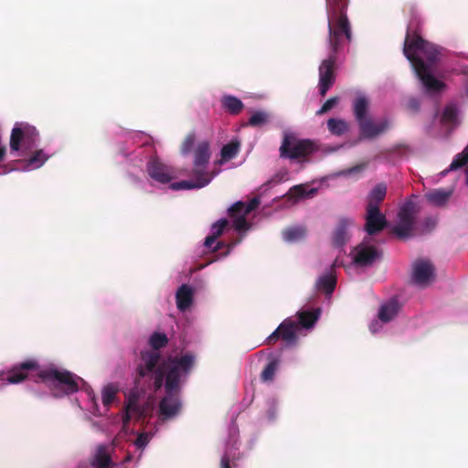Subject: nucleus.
Instances as JSON below:
<instances>
[{
	"label": "nucleus",
	"instance_id": "f257e3e1",
	"mask_svg": "<svg viewBox=\"0 0 468 468\" xmlns=\"http://www.w3.org/2000/svg\"><path fill=\"white\" fill-rule=\"evenodd\" d=\"M195 356L186 353L181 357L169 356L163 360L154 370V390L165 387V395L159 402L158 415L161 420H167L179 414L182 403L179 398L181 379L188 375L194 366Z\"/></svg>",
	"mask_w": 468,
	"mask_h": 468
},
{
	"label": "nucleus",
	"instance_id": "f03ea898",
	"mask_svg": "<svg viewBox=\"0 0 468 468\" xmlns=\"http://www.w3.org/2000/svg\"><path fill=\"white\" fill-rule=\"evenodd\" d=\"M420 20L414 15L405 36L403 54L411 63L416 75L429 91H439L444 84L431 74V68L440 60L442 48L428 42L420 34Z\"/></svg>",
	"mask_w": 468,
	"mask_h": 468
},
{
	"label": "nucleus",
	"instance_id": "7ed1b4c3",
	"mask_svg": "<svg viewBox=\"0 0 468 468\" xmlns=\"http://www.w3.org/2000/svg\"><path fill=\"white\" fill-rule=\"evenodd\" d=\"M160 359L161 356L156 352H141V362L136 367L135 388L131 389L125 400V410H133L137 419L145 418L148 410L147 404H139L141 393L144 392V384L142 382L150 374L154 379V370L161 363Z\"/></svg>",
	"mask_w": 468,
	"mask_h": 468
},
{
	"label": "nucleus",
	"instance_id": "20e7f679",
	"mask_svg": "<svg viewBox=\"0 0 468 468\" xmlns=\"http://www.w3.org/2000/svg\"><path fill=\"white\" fill-rule=\"evenodd\" d=\"M347 5L326 4L328 45L330 51L338 53L344 40H352L351 26L346 15Z\"/></svg>",
	"mask_w": 468,
	"mask_h": 468
},
{
	"label": "nucleus",
	"instance_id": "39448f33",
	"mask_svg": "<svg viewBox=\"0 0 468 468\" xmlns=\"http://www.w3.org/2000/svg\"><path fill=\"white\" fill-rule=\"evenodd\" d=\"M211 157L210 145L207 141L199 142L194 150L193 161V178L190 180H182L172 185L173 189H194L202 188L207 186L214 176L218 175L217 172L209 173L207 171V165Z\"/></svg>",
	"mask_w": 468,
	"mask_h": 468
},
{
	"label": "nucleus",
	"instance_id": "423d86ee",
	"mask_svg": "<svg viewBox=\"0 0 468 468\" xmlns=\"http://www.w3.org/2000/svg\"><path fill=\"white\" fill-rule=\"evenodd\" d=\"M38 378L51 388L55 397H63L79 390L78 380L80 378L68 370L51 367L39 371Z\"/></svg>",
	"mask_w": 468,
	"mask_h": 468
},
{
	"label": "nucleus",
	"instance_id": "0eeeda50",
	"mask_svg": "<svg viewBox=\"0 0 468 468\" xmlns=\"http://www.w3.org/2000/svg\"><path fill=\"white\" fill-rule=\"evenodd\" d=\"M38 141L39 133L35 126L27 122H16L10 135V150L27 154L37 146Z\"/></svg>",
	"mask_w": 468,
	"mask_h": 468
},
{
	"label": "nucleus",
	"instance_id": "6e6552de",
	"mask_svg": "<svg viewBox=\"0 0 468 468\" xmlns=\"http://www.w3.org/2000/svg\"><path fill=\"white\" fill-rule=\"evenodd\" d=\"M316 144L310 139H299L293 133H285L280 146V156L292 160H301L316 152Z\"/></svg>",
	"mask_w": 468,
	"mask_h": 468
},
{
	"label": "nucleus",
	"instance_id": "1a4fd4ad",
	"mask_svg": "<svg viewBox=\"0 0 468 468\" xmlns=\"http://www.w3.org/2000/svg\"><path fill=\"white\" fill-rule=\"evenodd\" d=\"M418 213L417 205L413 201H407L399 211V223L394 226L392 232L400 239L414 236V226Z\"/></svg>",
	"mask_w": 468,
	"mask_h": 468
},
{
	"label": "nucleus",
	"instance_id": "9d476101",
	"mask_svg": "<svg viewBox=\"0 0 468 468\" xmlns=\"http://www.w3.org/2000/svg\"><path fill=\"white\" fill-rule=\"evenodd\" d=\"M336 55L337 53L330 51L328 58L324 59L319 66L318 89L322 97L326 95L335 82Z\"/></svg>",
	"mask_w": 468,
	"mask_h": 468
},
{
	"label": "nucleus",
	"instance_id": "9b49d317",
	"mask_svg": "<svg viewBox=\"0 0 468 468\" xmlns=\"http://www.w3.org/2000/svg\"><path fill=\"white\" fill-rule=\"evenodd\" d=\"M299 325L296 321L287 318L266 339L267 345H273L279 339L287 344H294L297 340Z\"/></svg>",
	"mask_w": 468,
	"mask_h": 468
},
{
	"label": "nucleus",
	"instance_id": "f8f14e48",
	"mask_svg": "<svg viewBox=\"0 0 468 468\" xmlns=\"http://www.w3.org/2000/svg\"><path fill=\"white\" fill-rule=\"evenodd\" d=\"M434 271L431 261L417 260L412 264V280L419 285H427L434 278Z\"/></svg>",
	"mask_w": 468,
	"mask_h": 468
},
{
	"label": "nucleus",
	"instance_id": "ddd939ff",
	"mask_svg": "<svg viewBox=\"0 0 468 468\" xmlns=\"http://www.w3.org/2000/svg\"><path fill=\"white\" fill-rule=\"evenodd\" d=\"M366 211L364 229L368 235H376L387 227L388 220L386 216L380 212V209L372 207L371 209L366 208Z\"/></svg>",
	"mask_w": 468,
	"mask_h": 468
},
{
	"label": "nucleus",
	"instance_id": "4468645a",
	"mask_svg": "<svg viewBox=\"0 0 468 468\" xmlns=\"http://www.w3.org/2000/svg\"><path fill=\"white\" fill-rule=\"evenodd\" d=\"M38 364L35 360H27L14 366L5 376V380L10 384H17L27 378L28 372L37 370Z\"/></svg>",
	"mask_w": 468,
	"mask_h": 468
},
{
	"label": "nucleus",
	"instance_id": "2eb2a0df",
	"mask_svg": "<svg viewBox=\"0 0 468 468\" xmlns=\"http://www.w3.org/2000/svg\"><path fill=\"white\" fill-rule=\"evenodd\" d=\"M360 136L363 139H374L385 133L389 123L387 120L375 123L370 117L358 122Z\"/></svg>",
	"mask_w": 468,
	"mask_h": 468
},
{
	"label": "nucleus",
	"instance_id": "dca6fc26",
	"mask_svg": "<svg viewBox=\"0 0 468 468\" xmlns=\"http://www.w3.org/2000/svg\"><path fill=\"white\" fill-rule=\"evenodd\" d=\"M354 262L359 266L371 265L380 258L381 252L374 246L358 245L355 249Z\"/></svg>",
	"mask_w": 468,
	"mask_h": 468
},
{
	"label": "nucleus",
	"instance_id": "f3484780",
	"mask_svg": "<svg viewBox=\"0 0 468 468\" xmlns=\"http://www.w3.org/2000/svg\"><path fill=\"white\" fill-rule=\"evenodd\" d=\"M147 172L151 178L162 184L168 183L172 178L167 166L157 160L148 163Z\"/></svg>",
	"mask_w": 468,
	"mask_h": 468
},
{
	"label": "nucleus",
	"instance_id": "a211bd4d",
	"mask_svg": "<svg viewBox=\"0 0 468 468\" xmlns=\"http://www.w3.org/2000/svg\"><path fill=\"white\" fill-rule=\"evenodd\" d=\"M336 266V261L331 265V270L328 273L321 276L316 282V289L324 292L325 294L330 295L335 289L336 286V276L335 273V267Z\"/></svg>",
	"mask_w": 468,
	"mask_h": 468
},
{
	"label": "nucleus",
	"instance_id": "6ab92c4d",
	"mask_svg": "<svg viewBox=\"0 0 468 468\" xmlns=\"http://www.w3.org/2000/svg\"><path fill=\"white\" fill-rule=\"evenodd\" d=\"M194 299V291L191 286L182 284L176 291V301L178 310L184 312L187 310Z\"/></svg>",
	"mask_w": 468,
	"mask_h": 468
},
{
	"label": "nucleus",
	"instance_id": "aec40b11",
	"mask_svg": "<svg viewBox=\"0 0 468 468\" xmlns=\"http://www.w3.org/2000/svg\"><path fill=\"white\" fill-rule=\"evenodd\" d=\"M387 195V186L384 183H379L376 185L372 190L369 192L367 197V204L366 208L371 209L375 207L376 209H379V206L382 201L385 199Z\"/></svg>",
	"mask_w": 468,
	"mask_h": 468
},
{
	"label": "nucleus",
	"instance_id": "412c9836",
	"mask_svg": "<svg viewBox=\"0 0 468 468\" xmlns=\"http://www.w3.org/2000/svg\"><path fill=\"white\" fill-rule=\"evenodd\" d=\"M452 193L451 190L434 189L427 192L424 197L430 204L436 207H442L448 202Z\"/></svg>",
	"mask_w": 468,
	"mask_h": 468
},
{
	"label": "nucleus",
	"instance_id": "4be33fe9",
	"mask_svg": "<svg viewBox=\"0 0 468 468\" xmlns=\"http://www.w3.org/2000/svg\"><path fill=\"white\" fill-rule=\"evenodd\" d=\"M48 159V155L42 149L34 151L31 155L21 161L24 164V169L33 170L41 167Z\"/></svg>",
	"mask_w": 468,
	"mask_h": 468
},
{
	"label": "nucleus",
	"instance_id": "5701e85b",
	"mask_svg": "<svg viewBox=\"0 0 468 468\" xmlns=\"http://www.w3.org/2000/svg\"><path fill=\"white\" fill-rule=\"evenodd\" d=\"M369 110V101L365 96H358L353 101V112L357 123L367 118Z\"/></svg>",
	"mask_w": 468,
	"mask_h": 468
},
{
	"label": "nucleus",
	"instance_id": "b1692460",
	"mask_svg": "<svg viewBox=\"0 0 468 468\" xmlns=\"http://www.w3.org/2000/svg\"><path fill=\"white\" fill-rule=\"evenodd\" d=\"M222 108L232 115H238L244 108L243 102L233 95H224L221 99Z\"/></svg>",
	"mask_w": 468,
	"mask_h": 468
},
{
	"label": "nucleus",
	"instance_id": "393cba45",
	"mask_svg": "<svg viewBox=\"0 0 468 468\" xmlns=\"http://www.w3.org/2000/svg\"><path fill=\"white\" fill-rule=\"evenodd\" d=\"M240 149V143L239 141H231L229 144L223 145L220 150V159L217 162L218 165H221L226 162L235 158Z\"/></svg>",
	"mask_w": 468,
	"mask_h": 468
},
{
	"label": "nucleus",
	"instance_id": "a878e982",
	"mask_svg": "<svg viewBox=\"0 0 468 468\" xmlns=\"http://www.w3.org/2000/svg\"><path fill=\"white\" fill-rule=\"evenodd\" d=\"M93 465L96 468H112V462L110 453L108 452V447L105 445H100L97 448L94 455Z\"/></svg>",
	"mask_w": 468,
	"mask_h": 468
},
{
	"label": "nucleus",
	"instance_id": "bb28decb",
	"mask_svg": "<svg viewBox=\"0 0 468 468\" xmlns=\"http://www.w3.org/2000/svg\"><path fill=\"white\" fill-rule=\"evenodd\" d=\"M320 315V309L313 311H302L298 313L297 324L300 327L311 328L316 323Z\"/></svg>",
	"mask_w": 468,
	"mask_h": 468
},
{
	"label": "nucleus",
	"instance_id": "cd10ccee",
	"mask_svg": "<svg viewBox=\"0 0 468 468\" xmlns=\"http://www.w3.org/2000/svg\"><path fill=\"white\" fill-rule=\"evenodd\" d=\"M352 225V220L341 219L334 233V243L340 247L348 239L347 228Z\"/></svg>",
	"mask_w": 468,
	"mask_h": 468
},
{
	"label": "nucleus",
	"instance_id": "c85d7f7f",
	"mask_svg": "<svg viewBox=\"0 0 468 468\" xmlns=\"http://www.w3.org/2000/svg\"><path fill=\"white\" fill-rule=\"evenodd\" d=\"M229 222L226 218H221L214 223L211 227V233L205 239L204 245L210 249L216 242L217 239L223 233V230L228 226Z\"/></svg>",
	"mask_w": 468,
	"mask_h": 468
},
{
	"label": "nucleus",
	"instance_id": "c756f323",
	"mask_svg": "<svg viewBox=\"0 0 468 468\" xmlns=\"http://www.w3.org/2000/svg\"><path fill=\"white\" fill-rule=\"evenodd\" d=\"M398 313L399 303L396 300H392L380 307L378 312V318L382 322L388 323L391 321L398 314Z\"/></svg>",
	"mask_w": 468,
	"mask_h": 468
},
{
	"label": "nucleus",
	"instance_id": "7c9ffc66",
	"mask_svg": "<svg viewBox=\"0 0 468 468\" xmlns=\"http://www.w3.org/2000/svg\"><path fill=\"white\" fill-rule=\"evenodd\" d=\"M458 109L455 104H448L445 106L441 122L445 125H455L457 124Z\"/></svg>",
	"mask_w": 468,
	"mask_h": 468
},
{
	"label": "nucleus",
	"instance_id": "2f4dec72",
	"mask_svg": "<svg viewBox=\"0 0 468 468\" xmlns=\"http://www.w3.org/2000/svg\"><path fill=\"white\" fill-rule=\"evenodd\" d=\"M306 230L303 227H291L282 230V238L288 242H295L304 238Z\"/></svg>",
	"mask_w": 468,
	"mask_h": 468
},
{
	"label": "nucleus",
	"instance_id": "473e14b6",
	"mask_svg": "<svg viewBox=\"0 0 468 468\" xmlns=\"http://www.w3.org/2000/svg\"><path fill=\"white\" fill-rule=\"evenodd\" d=\"M317 193V188L306 190L303 185H297L290 188L287 195L291 198L300 199L303 197H312Z\"/></svg>",
	"mask_w": 468,
	"mask_h": 468
},
{
	"label": "nucleus",
	"instance_id": "72a5a7b5",
	"mask_svg": "<svg viewBox=\"0 0 468 468\" xmlns=\"http://www.w3.org/2000/svg\"><path fill=\"white\" fill-rule=\"evenodd\" d=\"M327 128L334 135H342L348 130V124L342 119L331 118L327 121Z\"/></svg>",
	"mask_w": 468,
	"mask_h": 468
},
{
	"label": "nucleus",
	"instance_id": "f704fd0d",
	"mask_svg": "<svg viewBox=\"0 0 468 468\" xmlns=\"http://www.w3.org/2000/svg\"><path fill=\"white\" fill-rule=\"evenodd\" d=\"M168 344V338L165 334L154 332L149 338V345L154 349L152 352H156L160 355L158 350L165 347Z\"/></svg>",
	"mask_w": 468,
	"mask_h": 468
},
{
	"label": "nucleus",
	"instance_id": "c9c22d12",
	"mask_svg": "<svg viewBox=\"0 0 468 468\" xmlns=\"http://www.w3.org/2000/svg\"><path fill=\"white\" fill-rule=\"evenodd\" d=\"M117 392L118 388L112 384H109L103 388L101 392V399L104 407L109 408L111 406V404L115 399Z\"/></svg>",
	"mask_w": 468,
	"mask_h": 468
},
{
	"label": "nucleus",
	"instance_id": "e433bc0d",
	"mask_svg": "<svg viewBox=\"0 0 468 468\" xmlns=\"http://www.w3.org/2000/svg\"><path fill=\"white\" fill-rule=\"evenodd\" d=\"M468 162V145L463 149V151L458 154L455 158L452 160L449 168L442 172V175H446L450 170H456L463 165H464Z\"/></svg>",
	"mask_w": 468,
	"mask_h": 468
},
{
	"label": "nucleus",
	"instance_id": "4c0bfd02",
	"mask_svg": "<svg viewBox=\"0 0 468 468\" xmlns=\"http://www.w3.org/2000/svg\"><path fill=\"white\" fill-rule=\"evenodd\" d=\"M278 368V361L271 360L267 364L261 374V379L263 382H271L273 380L275 373Z\"/></svg>",
	"mask_w": 468,
	"mask_h": 468
},
{
	"label": "nucleus",
	"instance_id": "58836bf2",
	"mask_svg": "<svg viewBox=\"0 0 468 468\" xmlns=\"http://www.w3.org/2000/svg\"><path fill=\"white\" fill-rule=\"evenodd\" d=\"M269 121V114L265 112H255L248 121V125L251 127H261Z\"/></svg>",
	"mask_w": 468,
	"mask_h": 468
},
{
	"label": "nucleus",
	"instance_id": "ea45409f",
	"mask_svg": "<svg viewBox=\"0 0 468 468\" xmlns=\"http://www.w3.org/2000/svg\"><path fill=\"white\" fill-rule=\"evenodd\" d=\"M195 142H196V134H195V133H188L185 137L184 141L181 144V147H180L181 153L183 154H189L192 151V149H193Z\"/></svg>",
	"mask_w": 468,
	"mask_h": 468
},
{
	"label": "nucleus",
	"instance_id": "a19ab883",
	"mask_svg": "<svg viewBox=\"0 0 468 468\" xmlns=\"http://www.w3.org/2000/svg\"><path fill=\"white\" fill-rule=\"evenodd\" d=\"M236 458L229 451H227L220 460V468H236Z\"/></svg>",
	"mask_w": 468,
	"mask_h": 468
},
{
	"label": "nucleus",
	"instance_id": "79ce46f5",
	"mask_svg": "<svg viewBox=\"0 0 468 468\" xmlns=\"http://www.w3.org/2000/svg\"><path fill=\"white\" fill-rule=\"evenodd\" d=\"M229 215L231 218H235L240 215H245V203L242 201H238L234 203L229 208Z\"/></svg>",
	"mask_w": 468,
	"mask_h": 468
},
{
	"label": "nucleus",
	"instance_id": "37998d69",
	"mask_svg": "<svg viewBox=\"0 0 468 468\" xmlns=\"http://www.w3.org/2000/svg\"><path fill=\"white\" fill-rule=\"evenodd\" d=\"M339 101L338 97H331L328 99L323 106L316 112V115H323L332 110Z\"/></svg>",
	"mask_w": 468,
	"mask_h": 468
},
{
	"label": "nucleus",
	"instance_id": "c03bdc74",
	"mask_svg": "<svg viewBox=\"0 0 468 468\" xmlns=\"http://www.w3.org/2000/svg\"><path fill=\"white\" fill-rule=\"evenodd\" d=\"M233 226L235 229L240 231V230H246L249 228L248 222L246 220V216L240 215L238 217L233 218Z\"/></svg>",
	"mask_w": 468,
	"mask_h": 468
},
{
	"label": "nucleus",
	"instance_id": "a18cd8bd",
	"mask_svg": "<svg viewBox=\"0 0 468 468\" xmlns=\"http://www.w3.org/2000/svg\"><path fill=\"white\" fill-rule=\"evenodd\" d=\"M149 442V436L147 433H140L136 440H135V445L138 449L144 448Z\"/></svg>",
	"mask_w": 468,
	"mask_h": 468
},
{
	"label": "nucleus",
	"instance_id": "49530a36",
	"mask_svg": "<svg viewBox=\"0 0 468 468\" xmlns=\"http://www.w3.org/2000/svg\"><path fill=\"white\" fill-rule=\"evenodd\" d=\"M260 205L258 197H253L248 204H245V215L250 214Z\"/></svg>",
	"mask_w": 468,
	"mask_h": 468
},
{
	"label": "nucleus",
	"instance_id": "de8ad7c7",
	"mask_svg": "<svg viewBox=\"0 0 468 468\" xmlns=\"http://www.w3.org/2000/svg\"><path fill=\"white\" fill-rule=\"evenodd\" d=\"M435 226H436V219L431 217H429V218H425V220H424L423 231L430 232L435 228Z\"/></svg>",
	"mask_w": 468,
	"mask_h": 468
},
{
	"label": "nucleus",
	"instance_id": "09e8293b",
	"mask_svg": "<svg viewBox=\"0 0 468 468\" xmlns=\"http://www.w3.org/2000/svg\"><path fill=\"white\" fill-rule=\"evenodd\" d=\"M133 416L136 417V414L133 412V410H125V413L122 417L123 424L127 425L130 422L132 417H133Z\"/></svg>",
	"mask_w": 468,
	"mask_h": 468
},
{
	"label": "nucleus",
	"instance_id": "8fccbe9b",
	"mask_svg": "<svg viewBox=\"0 0 468 468\" xmlns=\"http://www.w3.org/2000/svg\"><path fill=\"white\" fill-rule=\"evenodd\" d=\"M409 106L413 109L414 111H418L420 104L419 101L416 99H411L409 101Z\"/></svg>",
	"mask_w": 468,
	"mask_h": 468
},
{
	"label": "nucleus",
	"instance_id": "3c124183",
	"mask_svg": "<svg viewBox=\"0 0 468 468\" xmlns=\"http://www.w3.org/2000/svg\"><path fill=\"white\" fill-rule=\"evenodd\" d=\"M348 0H326V4L347 5Z\"/></svg>",
	"mask_w": 468,
	"mask_h": 468
},
{
	"label": "nucleus",
	"instance_id": "603ef678",
	"mask_svg": "<svg viewBox=\"0 0 468 468\" xmlns=\"http://www.w3.org/2000/svg\"><path fill=\"white\" fill-rule=\"evenodd\" d=\"M223 247H225V243L224 242H217V244L215 245V247L212 248V251L213 252H218Z\"/></svg>",
	"mask_w": 468,
	"mask_h": 468
},
{
	"label": "nucleus",
	"instance_id": "864d4df0",
	"mask_svg": "<svg viewBox=\"0 0 468 468\" xmlns=\"http://www.w3.org/2000/svg\"><path fill=\"white\" fill-rule=\"evenodd\" d=\"M6 148L5 145L0 146V162L3 161L5 155Z\"/></svg>",
	"mask_w": 468,
	"mask_h": 468
},
{
	"label": "nucleus",
	"instance_id": "5fc2aeb1",
	"mask_svg": "<svg viewBox=\"0 0 468 468\" xmlns=\"http://www.w3.org/2000/svg\"><path fill=\"white\" fill-rule=\"evenodd\" d=\"M230 248H231V246H230V245H228V250H227L225 252H223V253L221 254V256H222V257H226V256H228V255L229 254Z\"/></svg>",
	"mask_w": 468,
	"mask_h": 468
},
{
	"label": "nucleus",
	"instance_id": "6e6d98bb",
	"mask_svg": "<svg viewBox=\"0 0 468 468\" xmlns=\"http://www.w3.org/2000/svg\"><path fill=\"white\" fill-rule=\"evenodd\" d=\"M466 183H468V165H467V168H466Z\"/></svg>",
	"mask_w": 468,
	"mask_h": 468
},
{
	"label": "nucleus",
	"instance_id": "4d7b16f0",
	"mask_svg": "<svg viewBox=\"0 0 468 468\" xmlns=\"http://www.w3.org/2000/svg\"><path fill=\"white\" fill-rule=\"evenodd\" d=\"M273 182H274V180L272 179V180L269 181L267 184H268V185H271V184H272ZM275 183H277V181H275Z\"/></svg>",
	"mask_w": 468,
	"mask_h": 468
}]
</instances>
